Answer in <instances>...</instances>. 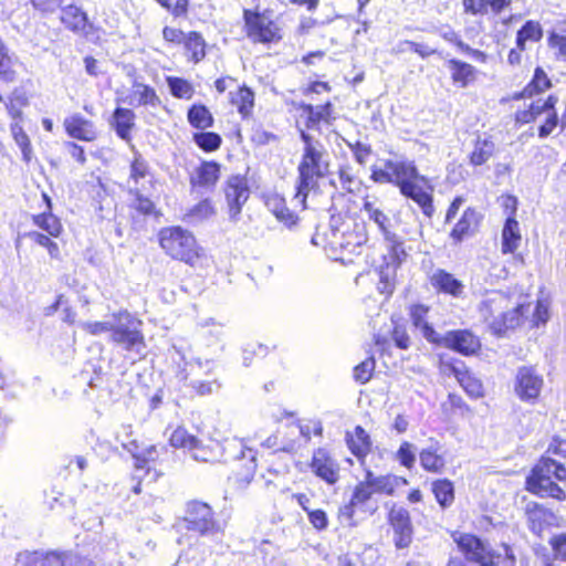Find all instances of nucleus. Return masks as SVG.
I'll return each instance as SVG.
<instances>
[{
	"instance_id": "f257e3e1",
	"label": "nucleus",
	"mask_w": 566,
	"mask_h": 566,
	"mask_svg": "<svg viewBox=\"0 0 566 566\" xmlns=\"http://www.w3.org/2000/svg\"><path fill=\"white\" fill-rule=\"evenodd\" d=\"M523 311L524 305L513 304L510 296L501 291L485 293L479 304L480 316L496 335L520 325Z\"/></svg>"
},
{
	"instance_id": "f03ea898",
	"label": "nucleus",
	"mask_w": 566,
	"mask_h": 566,
	"mask_svg": "<svg viewBox=\"0 0 566 566\" xmlns=\"http://www.w3.org/2000/svg\"><path fill=\"white\" fill-rule=\"evenodd\" d=\"M386 167L394 172L395 186L406 198L413 200L422 210L427 218L434 213L433 197L430 192L422 189L419 184L429 185V179L419 174L413 161L386 160Z\"/></svg>"
},
{
	"instance_id": "7ed1b4c3",
	"label": "nucleus",
	"mask_w": 566,
	"mask_h": 566,
	"mask_svg": "<svg viewBox=\"0 0 566 566\" xmlns=\"http://www.w3.org/2000/svg\"><path fill=\"white\" fill-rule=\"evenodd\" d=\"M324 148L304 149L302 159L297 167L296 192L293 197V205L302 210L306 208V199L311 190L318 186V180L328 170V161L324 159Z\"/></svg>"
},
{
	"instance_id": "20e7f679",
	"label": "nucleus",
	"mask_w": 566,
	"mask_h": 566,
	"mask_svg": "<svg viewBox=\"0 0 566 566\" xmlns=\"http://www.w3.org/2000/svg\"><path fill=\"white\" fill-rule=\"evenodd\" d=\"M159 243L168 255L185 263L192 264L199 256L195 237L181 227L161 229Z\"/></svg>"
},
{
	"instance_id": "39448f33",
	"label": "nucleus",
	"mask_w": 566,
	"mask_h": 566,
	"mask_svg": "<svg viewBox=\"0 0 566 566\" xmlns=\"http://www.w3.org/2000/svg\"><path fill=\"white\" fill-rule=\"evenodd\" d=\"M111 338L127 352H134L140 355L146 348L142 333V322L127 311L113 314Z\"/></svg>"
},
{
	"instance_id": "423d86ee",
	"label": "nucleus",
	"mask_w": 566,
	"mask_h": 566,
	"mask_svg": "<svg viewBox=\"0 0 566 566\" xmlns=\"http://www.w3.org/2000/svg\"><path fill=\"white\" fill-rule=\"evenodd\" d=\"M451 537L468 562L479 566H500L502 555L490 543L470 533L453 532Z\"/></svg>"
},
{
	"instance_id": "0eeeda50",
	"label": "nucleus",
	"mask_w": 566,
	"mask_h": 566,
	"mask_svg": "<svg viewBox=\"0 0 566 566\" xmlns=\"http://www.w3.org/2000/svg\"><path fill=\"white\" fill-rule=\"evenodd\" d=\"M247 36L253 43H272L281 39L280 29L274 22L271 11L243 10Z\"/></svg>"
},
{
	"instance_id": "6e6552de",
	"label": "nucleus",
	"mask_w": 566,
	"mask_h": 566,
	"mask_svg": "<svg viewBox=\"0 0 566 566\" xmlns=\"http://www.w3.org/2000/svg\"><path fill=\"white\" fill-rule=\"evenodd\" d=\"M185 523L189 531L201 536L214 537L222 533L220 523L214 517L211 506L201 501H190L185 512Z\"/></svg>"
},
{
	"instance_id": "1a4fd4ad",
	"label": "nucleus",
	"mask_w": 566,
	"mask_h": 566,
	"mask_svg": "<svg viewBox=\"0 0 566 566\" xmlns=\"http://www.w3.org/2000/svg\"><path fill=\"white\" fill-rule=\"evenodd\" d=\"M544 386L543 376L533 366L518 367L514 377V392L523 402L534 405Z\"/></svg>"
},
{
	"instance_id": "9d476101",
	"label": "nucleus",
	"mask_w": 566,
	"mask_h": 566,
	"mask_svg": "<svg viewBox=\"0 0 566 566\" xmlns=\"http://www.w3.org/2000/svg\"><path fill=\"white\" fill-rule=\"evenodd\" d=\"M224 196L229 210V219L232 222H237L240 219L242 207L250 197L247 178L241 175L229 177L226 181Z\"/></svg>"
},
{
	"instance_id": "9b49d317",
	"label": "nucleus",
	"mask_w": 566,
	"mask_h": 566,
	"mask_svg": "<svg viewBox=\"0 0 566 566\" xmlns=\"http://www.w3.org/2000/svg\"><path fill=\"white\" fill-rule=\"evenodd\" d=\"M226 452H239L233 455L234 460H245L242 470L233 476V483L238 490H244L253 480L256 471V452L252 449H245L242 441L234 440L227 443Z\"/></svg>"
},
{
	"instance_id": "f8f14e48",
	"label": "nucleus",
	"mask_w": 566,
	"mask_h": 566,
	"mask_svg": "<svg viewBox=\"0 0 566 566\" xmlns=\"http://www.w3.org/2000/svg\"><path fill=\"white\" fill-rule=\"evenodd\" d=\"M80 557L72 552L48 554L25 552L18 555L15 566H77Z\"/></svg>"
},
{
	"instance_id": "ddd939ff",
	"label": "nucleus",
	"mask_w": 566,
	"mask_h": 566,
	"mask_svg": "<svg viewBox=\"0 0 566 566\" xmlns=\"http://www.w3.org/2000/svg\"><path fill=\"white\" fill-rule=\"evenodd\" d=\"M388 518L394 528L395 546L398 549L407 548L412 542L413 534L409 512L402 506L394 505Z\"/></svg>"
},
{
	"instance_id": "4468645a",
	"label": "nucleus",
	"mask_w": 566,
	"mask_h": 566,
	"mask_svg": "<svg viewBox=\"0 0 566 566\" xmlns=\"http://www.w3.org/2000/svg\"><path fill=\"white\" fill-rule=\"evenodd\" d=\"M312 472L327 484L333 485L339 480V465L327 450L318 448L311 460Z\"/></svg>"
},
{
	"instance_id": "2eb2a0df",
	"label": "nucleus",
	"mask_w": 566,
	"mask_h": 566,
	"mask_svg": "<svg viewBox=\"0 0 566 566\" xmlns=\"http://www.w3.org/2000/svg\"><path fill=\"white\" fill-rule=\"evenodd\" d=\"M433 344L442 345L447 348L459 352L463 355H470L480 347L479 339L469 331H451L446 335H439V340Z\"/></svg>"
},
{
	"instance_id": "dca6fc26",
	"label": "nucleus",
	"mask_w": 566,
	"mask_h": 566,
	"mask_svg": "<svg viewBox=\"0 0 566 566\" xmlns=\"http://www.w3.org/2000/svg\"><path fill=\"white\" fill-rule=\"evenodd\" d=\"M220 178V165L216 161H202L190 176V186L193 190L210 191Z\"/></svg>"
},
{
	"instance_id": "f3484780",
	"label": "nucleus",
	"mask_w": 566,
	"mask_h": 566,
	"mask_svg": "<svg viewBox=\"0 0 566 566\" xmlns=\"http://www.w3.org/2000/svg\"><path fill=\"white\" fill-rule=\"evenodd\" d=\"M430 284L438 292L459 298L464 294V284L452 273L437 269L430 275Z\"/></svg>"
},
{
	"instance_id": "a211bd4d",
	"label": "nucleus",
	"mask_w": 566,
	"mask_h": 566,
	"mask_svg": "<svg viewBox=\"0 0 566 566\" xmlns=\"http://www.w3.org/2000/svg\"><path fill=\"white\" fill-rule=\"evenodd\" d=\"M525 514L528 528L537 536H541L544 530L555 521L553 512L535 502L527 503Z\"/></svg>"
},
{
	"instance_id": "6ab92c4d",
	"label": "nucleus",
	"mask_w": 566,
	"mask_h": 566,
	"mask_svg": "<svg viewBox=\"0 0 566 566\" xmlns=\"http://www.w3.org/2000/svg\"><path fill=\"white\" fill-rule=\"evenodd\" d=\"M527 490L542 497H553L562 500L565 497V492L562 488L551 478L544 475H535L532 473L526 479Z\"/></svg>"
},
{
	"instance_id": "aec40b11",
	"label": "nucleus",
	"mask_w": 566,
	"mask_h": 566,
	"mask_svg": "<svg viewBox=\"0 0 566 566\" xmlns=\"http://www.w3.org/2000/svg\"><path fill=\"white\" fill-rule=\"evenodd\" d=\"M482 216L474 208H467L459 221L454 224L450 232V238L459 243L464 238L473 235L480 224Z\"/></svg>"
},
{
	"instance_id": "412c9836",
	"label": "nucleus",
	"mask_w": 566,
	"mask_h": 566,
	"mask_svg": "<svg viewBox=\"0 0 566 566\" xmlns=\"http://www.w3.org/2000/svg\"><path fill=\"white\" fill-rule=\"evenodd\" d=\"M64 127L66 133L75 139L92 142L97 136L94 124L80 114L65 118Z\"/></svg>"
},
{
	"instance_id": "4be33fe9",
	"label": "nucleus",
	"mask_w": 566,
	"mask_h": 566,
	"mask_svg": "<svg viewBox=\"0 0 566 566\" xmlns=\"http://www.w3.org/2000/svg\"><path fill=\"white\" fill-rule=\"evenodd\" d=\"M135 118L136 115L132 109L116 107L113 112L109 125L120 139L130 143L132 129L135 126Z\"/></svg>"
},
{
	"instance_id": "5701e85b",
	"label": "nucleus",
	"mask_w": 566,
	"mask_h": 566,
	"mask_svg": "<svg viewBox=\"0 0 566 566\" xmlns=\"http://www.w3.org/2000/svg\"><path fill=\"white\" fill-rule=\"evenodd\" d=\"M364 234L352 231H333L329 244L333 249H339L348 254H359L361 245L366 242Z\"/></svg>"
},
{
	"instance_id": "b1692460",
	"label": "nucleus",
	"mask_w": 566,
	"mask_h": 566,
	"mask_svg": "<svg viewBox=\"0 0 566 566\" xmlns=\"http://www.w3.org/2000/svg\"><path fill=\"white\" fill-rule=\"evenodd\" d=\"M363 211L367 214L368 220L374 222L385 239H392L394 231L391 219L385 211L376 203V201L364 200Z\"/></svg>"
},
{
	"instance_id": "393cba45",
	"label": "nucleus",
	"mask_w": 566,
	"mask_h": 566,
	"mask_svg": "<svg viewBox=\"0 0 566 566\" xmlns=\"http://www.w3.org/2000/svg\"><path fill=\"white\" fill-rule=\"evenodd\" d=\"M61 22L72 32L84 33L88 25V18L80 7L75 4L61 6Z\"/></svg>"
},
{
	"instance_id": "a878e982",
	"label": "nucleus",
	"mask_w": 566,
	"mask_h": 566,
	"mask_svg": "<svg viewBox=\"0 0 566 566\" xmlns=\"http://www.w3.org/2000/svg\"><path fill=\"white\" fill-rule=\"evenodd\" d=\"M346 442L352 453L364 464L371 448L370 436L363 427L356 426L353 433L347 432Z\"/></svg>"
},
{
	"instance_id": "bb28decb",
	"label": "nucleus",
	"mask_w": 566,
	"mask_h": 566,
	"mask_svg": "<svg viewBox=\"0 0 566 566\" xmlns=\"http://www.w3.org/2000/svg\"><path fill=\"white\" fill-rule=\"evenodd\" d=\"M558 102V98L554 95H549L545 101L537 99L531 103L528 108L523 111H517L515 114V119L521 124H528L535 120L539 115L546 112H553L555 109V105Z\"/></svg>"
},
{
	"instance_id": "cd10ccee",
	"label": "nucleus",
	"mask_w": 566,
	"mask_h": 566,
	"mask_svg": "<svg viewBox=\"0 0 566 566\" xmlns=\"http://www.w3.org/2000/svg\"><path fill=\"white\" fill-rule=\"evenodd\" d=\"M265 206L287 228L297 224L298 217L286 207L285 199L282 196L277 193L269 195L265 199Z\"/></svg>"
},
{
	"instance_id": "c85d7f7f",
	"label": "nucleus",
	"mask_w": 566,
	"mask_h": 566,
	"mask_svg": "<svg viewBox=\"0 0 566 566\" xmlns=\"http://www.w3.org/2000/svg\"><path fill=\"white\" fill-rule=\"evenodd\" d=\"M128 104L157 107L160 105V98L151 86L135 80Z\"/></svg>"
},
{
	"instance_id": "c756f323",
	"label": "nucleus",
	"mask_w": 566,
	"mask_h": 566,
	"mask_svg": "<svg viewBox=\"0 0 566 566\" xmlns=\"http://www.w3.org/2000/svg\"><path fill=\"white\" fill-rule=\"evenodd\" d=\"M429 307L423 304L412 305L410 308L411 322L416 328L420 329L422 336L430 343L439 340V334L434 328L427 322V314Z\"/></svg>"
},
{
	"instance_id": "7c9ffc66",
	"label": "nucleus",
	"mask_w": 566,
	"mask_h": 566,
	"mask_svg": "<svg viewBox=\"0 0 566 566\" xmlns=\"http://www.w3.org/2000/svg\"><path fill=\"white\" fill-rule=\"evenodd\" d=\"M521 242L520 226L514 216H507L502 230V252L514 253Z\"/></svg>"
},
{
	"instance_id": "2f4dec72",
	"label": "nucleus",
	"mask_w": 566,
	"mask_h": 566,
	"mask_svg": "<svg viewBox=\"0 0 566 566\" xmlns=\"http://www.w3.org/2000/svg\"><path fill=\"white\" fill-rule=\"evenodd\" d=\"M448 67L451 72L453 83L460 87H467L470 82L474 81L475 69L471 64L451 59L448 61Z\"/></svg>"
},
{
	"instance_id": "473e14b6",
	"label": "nucleus",
	"mask_w": 566,
	"mask_h": 566,
	"mask_svg": "<svg viewBox=\"0 0 566 566\" xmlns=\"http://www.w3.org/2000/svg\"><path fill=\"white\" fill-rule=\"evenodd\" d=\"M150 180L151 174L147 160L144 159L140 154L135 151L134 159L130 164L128 184L133 182V187H140V189H145L146 182H150Z\"/></svg>"
},
{
	"instance_id": "72a5a7b5",
	"label": "nucleus",
	"mask_w": 566,
	"mask_h": 566,
	"mask_svg": "<svg viewBox=\"0 0 566 566\" xmlns=\"http://www.w3.org/2000/svg\"><path fill=\"white\" fill-rule=\"evenodd\" d=\"M439 449V443L436 441L420 451L419 460L423 470L433 473H440L443 470L446 461L441 454H438Z\"/></svg>"
},
{
	"instance_id": "f704fd0d",
	"label": "nucleus",
	"mask_w": 566,
	"mask_h": 566,
	"mask_svg": "<svg viewBox=\"0 0 566 566\" xmlns=\"http://www.w3.org/2000/svg\"><path fill=\"white\" fill-rule=\"evenodd\" d=\"M551 86L552 82L546 72L541 66H537L534 71L532 81L524 87L522 92L516 94L514 98H531L534 95L548 90Z\"/></svg>"
},
{
	"instance_id": "c9c22d12",
	"label": "nucleus",
	"mask_w": 566,
	"mask_h": 566,
	"mask_svg": "<svg viewBox=\"0 0 566 566\" xmlns=\"http://www.w3.org/2000/svg\"><path fill=\"white\" fill-rule=\"evenodd\" d=\"M304 112L307 115V128L315 129L317 128L318 124L321 122H324L326 124H332V122L335 119V117L332 115L333 113V105L327 102L323 105L313 106V105H305Z\"/></svg>"
},
{
	"instance_id": "e433bc0d",
	"label": "nucleus",
	"mask_w": 566,
	"mask_h": 566,
	"mask_svg": "<svg viewBox=\"0 0 566 566\" xmlns=\"http://www.w3.org/2000/svg\"><path fill=\"white\" fill-rule=\"evenodd\" d=\"M535 475H544L556 481L566 480V468L551 458L543 457L532 469Z\"/></svg>"
},
{
	"instance_id": "4c0bfd02",
	"label": "nucleus",
	"mask_w": 566,
	"mask_h": 566,
	"mask_svg": "<svg viewBox=\"0 0 566 566\" xmlns=\"http://www.w3.org/2000/svg\"><path fill=\"white\" fill-rule=\"evenodd\" d=\"M189 124L196 129H206L213 125V117L210 111L202 104L192 105L187 113Z\"/></svg>"
},
{
	"instance_id": "58836bf2",
	"label": "nucleus",
	"mask_w": 566,
	"mask_h": 566,
	"mask_svg": "<svg viewBox=\"0 0 566 566\" xmlns=\"http://www.w3.org/2000/svg\"><path fill=\"white\" fill-rule=\"evenodd\" d=\"M122 446L126 449L136 460V467L138 469H144L146 463L149 461H155L157 457V450L155 446H150L146 449L139 450V447L135 440L130 441H122Z\"/></svg>"
},
{
	"instance_id": "ea45409f",
	"label": "nucleus",
	"mask_w": 566,
	"mask_h": 566,
	"mask_svg": "<svg viewBox=\"0 0 566 566\" xmlns=\"http://www.w3.org/2000/svg\"><path fill=\"white\" fill-rule=\"evenodd\" d=\"M231 103L245 118L251 114L254 106V93L247 86L240 87L235 93H231Z\"/></svg>"
},
{
	"instance_id": "a19ab883",
	"label": "nucleus",
	"mask_w": 566,
	"mask_h": 566,
	"mask_svg": "<svg viewBox=\"0 0 566 566\" xmlns=\"http://www.w3.org/2000/svg\"><path fill=\"white\" fill-rule=\"evenodd\" d=\"M543 36V30L537 21L528 20L517 31L516 34V46L520 50L525 49L526 41L537 42Z\"/></svg>"
},
{
	"instance_id": "79ce46f5",
	"label": "nucleus",
	"mask_w": 566,
	"mask_h": 566,
	"mask_svg": "<svg viewBox=\"0 0 566 566\" xmlns=\"http://www.w3.org/2000/svg\"><path fill=\"white\" fill-rule=\"evenodd\" d=\"M408 484L407 479L397 475H378L373 485L374 493L392 495L400 485Z\"/></svg>"
},
{
	"instance_id": "37998d69",
	"label": "nucleus",
	"mask_w": 566,
	"mask_h": 566,
	"mask_svg": "<svg viewBox=\"0 0 566 566\" xmlns=\"http://www.w3.org/2000/svg\"><path fill=\"white\" fill-rule=\"evenodd\" d=\"M432 492L434 493L437 502L442 507H448L454 500V488L451 481L447 479L437 480L432 484Z\"/></svg>"
},
{
	"instance_id": "c03bdc74",
	"label": "nucleus",
	"mask_w": 566,
	"mask_h": 566,
	"mask_svg": "<svg viewBox=\"0 0 566 566\" xmlns=\"http://www.w3.org/2000/svg\"><path fill=\"white\" fill-rule=\"evenodd\" d=\"M166 82L170 94L176 98L190 99L195 94L192 84L185 78L167 76Z\"/></svg>"
},
{
	"instance_id": "a18cd8bd",
	"label": "nucleus",
	"mask_w": 566,
	"mask_h": 566,
	"mask_svg": "<svg viewBox=\"0 0 566 566\" xmlns=\"http://www.w3.org/2000/svg\"><path fill=\"white\" fill-rule=\"evenodd\" d=\"M494 143L489 139H478L470 156V163L474 166L485 164L494 153Z\"/></svg>"
},
{
	"instance_id": "49530a36",
	"label": "nucleus",
	"mask_w": 566,
	"mask_h": 566,
	"mask_svg": "<svg viewBox=\"0 0 566 566\" xmlns=\"http://www.w3.org/2000/svg\"><path fill=\"white\" fill-rule=\"evenodd\" d=\"M185 360V368L180 370L179 378L182 381H188L191 374H195V369H205L206 375H212L213 369L216 367L214 363L210 359L202 360L201 358H192L190 360H186L185 357H181Z\"/></svg>"
},
{
	"instance_id": "de8ad7c7",
	"label": "nucleus",
	"mask_w": 566,
	"mask_h": 566,
	"mask_svg": "<svg viewBox=\"0 0 566 566\" xmlns=\"http://www.w3.org/2000/svg\"><path fill=\"white\" fill-rule=\"evenodd\" d=\"M214 214V208L209 199H203L195 205L186 214L185 220L189 223L201 222Z\"/></svg>"
},
{
	"instance_id": "09e8293b",
	"label": "nucleus",
	"mask_w": 566,
	"mask_h": 566,
	"mask_svg": "<svg viewBox=\"0 0 566 566\" xmlns=\"http://www.w3.org/2000/svg\"><path fill=\"white\" fill-rule=\"evenodd\" d=\"M185 46L191 53V60L198 63L206 56V43L198 32H190L185 38Z\"/></svg>"
},
{
	"instance_id": "8fccbe9b",
	"label": "nucleus",
	"mask_w": 566,
	"mask_h": 566,
	"mask_svg": "<svg viewBox=\"0 0 566 566\" xmlns=\"http://www.w3.org/2000/svg\"><path fill=\"white\" fill-rule=\"evenodd\" d=\"M397 265L386 264L379 271V282L377 285V290L381 294L391 295L395 289V276H396Z\"/></svg>"
},
{
	"instance_id": "3c124183",
	"label": "nucleus",
	"mask_w": 566,
	"mask_h": 566,
	"mask_svg": "<svg viewBox=\"0 0 566 566\" xmlns=\"http://www.w3.org/2000/svg\"><path fill=\"white\" fill-rule=\"evenodd\" d=\"M170 444L175 448L198 449L200 440L188 433L184 428H177L170 437Z\"/></svg>"
},
{
	"instance_id": "603ef678",
	"label": "nucleus",
	"mask_w": 566,
	"mask_h": 566,
	"mask_svg": "<svg viewBox=\"0 0 566 566\" xmlns=\"http://www.w3.org/2000/svg\"><path fill=\"white\" fill-rule=\"evenodd\" d=\"M193 142L205 151H214L220 147L222 139L217 133L200 132L193 134Z\"/></svg>"
},
{
	"instance_id": "864d4df0",
	"label": "nucleus",
	"mask_w": 566,
	"mask_h": 566,
	"mask_svg": "<svg viewBox=\"0 0 566 566\" xmlns=\"http://www.w3.org/2000/svg\"><path fill=\"white\" fill-rule=\"evenodd\" d=\"M291 434H294L296 431L304 439V442L307 443L311 440V434L322 436L323 426L318 420H310L305 423H300L296 426H290Z\"/></svg>"
},
{
	"instance_id": "5fc2aeb1",
	"label": "nucleus",
	"mask_w": 566,
	"mask_h": 566,
	"mask_svg": "<svg viewBox=\"0 0 566 566\" xmlns=\"http://www.w3.org/2000/svg\"><path fill=\"white\" fill-rule=\"evenodd\" d=\"M376 367L373 356L367 357L354 368V379L359 384H366L370 380Z\"/></svg>"
},
{
	"instance_id": "6e6d98bb",
	"label": "nucleus",
	"mask_w": 566,
	"mask_h": 566,
	"mask_svg": "<svg viewBox=\"0 0 566 566\" xmlns=\"http://www.w3.org/2000/svg\"><path fill=\"white\" fill-rule=\"evenodd\" d=\"M416 448L412 443L408 441H403L399 449L396 452V459L399 461V463L407 468L411 469L413 468L416 463Z\"/></svg>"
},
{
	"instance_id": "4d7b16f0",
	"label": "nucleus",
	"mask_w": 566,
	"mask_h": 566,
	"mask_svg": "<svg viewBox=\"0 0 566 566\" xmlns=\"http://www.w3.org/2000/svg\"><path fill=\"white\" fill-rule=\"evenodd\" d=\"M36 224L44 229L50 235L56 237L61 230V223L59 219L51 212H44L35 218Z\"/></svg>"
},
{
	"instance_id": "13d9d810",
	"label": "nucleus",
	"mask_w": 566,
	"mask_h": 566,
	"mask_svg": "<svg viewBox=\"0 0 566 566\" xmlns=\"http://www.w3.org/2000/svg\"><path fill=\"white\" fill-rule=\"evenodd\" d=\"M188 386L199 396H208L217 392L221 388V382L214 378L212 380H190Z\"/></svg>"
},
{
	"instance_id": "bf43d9fd",
	"label": "nucleus",
	"mask_w": 566,
	"mask_h": 566,
	"mask_svg": "<svg viewBox=\"0 0 566 566\" xmlns=\"http://www.w3.org/2000/svg\"><path fill=\"white\" fill-rule=\"evenodd\" d=\"M80 326L83 331L87 332L91 335L97 336L106 332L112 333L113 327V315L109 319L104 322H82Z\"/></svg>"
},
{
	"instance_id": "052dcab7",
	"label": "nucleus",
	"mask_w": 566,
	"mask_h": 566,
	"mask_svg": "<svg viewBox=\"0 0 566 566\" xmlns=\"http://www.w3.org/2000/svg\"><path fill=\"white\" fill-rule=\"evenodd\" d=\"M142 190L143 189H140V187L129 188L130 193H134L136 197L134 207L136 210L140 211L144 214H150L154 210V203L150 199L142 195Z\"/></svg>"
},
{
	"instance_id": "680f3d73",
	"label": "nucleus",
	"mask_w": 566,
	"mask_h": 566,
	"mask_svg": "<svg viewBox=\"0 0 566 566\" xmlns=\"http://www.w3.org/2000/svg\"><path fill=\"white\" fill-rule=\"evenodd\" d=\"M263 446L269 449H274L275 451H283L287 453H293L298 448L295 441L280 442L276 434L270 436L263 442Z\"/></svg>"
},
{
	"instance_id": "e2e57ef3",
	"label": "nucleus",
	"mask_w": 566,
	"mask_h": 566,
	"mask_svg": "<svg viewBox=\"0 0 566 566\" xmlns=\"http://www.w3.org/2000/svg\"><path fill=\"white\" fill-rule=\"evenodd\" d=\"M348 147L353 151V155L355 157V160L361 165L365 166L368 161L369 156L371 155V148L369 145H366L361 142H356L354 144L348 143Z\"/></svg>"
},
{
	"instance_id": "0e129e2a",
	"label": "nucleus",
	"mask_w": 566,
	"mask_h": 566,
	"mask_svg": "<svg viewBox=\"0 0 566 566\" xmlns=\"http://www.w3.org/2000/svg\"><path fill=\"white\" fill-rule=\"evenodd\" d=\"M311 525L318 532L325 531L328 527V516L323 510H311L307 513Z\"/></svg>"
},
{
	"instance_id": "69168bd1",
	"label": "nucleus",
	"mask_w": 566,
	"mask_h": 566,
	"mask_svg": "<svg viewBox=\"0 0 566 566\" xmlns=\"http://www.w3.org/2000/svg\"><path fill=\"white\" fill-rule=\"evenodd\" d=\"M385 240L390 244L391 258L395 263L394 265H398L407 255L403 248V242L399 240L398 235L395 232L392 239Z\"/></svg>"
},
{
	"instance_id": "338daca9",
	"label": "nucleus",
	"mask_w": 566,
	"mask_h": 566,
	"mask_svg": "<svg viewBox=\"0 0 566 566\" xmlns=\"http://www.w3.org/2000/svg\"><path fill=\"white\" fill-rule=\"evenodd\" d=\"M32 7L43 14L53 13L61 8L63 0H30Z\"/></svg>"
},
{
	"instance_id": "774afa93",
	"label": "nucleus",
	"mask_w": 566,
	"mask_h": 566,
	"mask_svg": "<svg viewBox=\"0 0 566 566\" xmlns=\"http://www.w3.org/2000/svg\"><path fill=\"white\" fill-rule=\"evenodd\" d=\"M551 545L557 558L566 560V534H559L551 539Z\"/></svg>"
}]
</instances>
